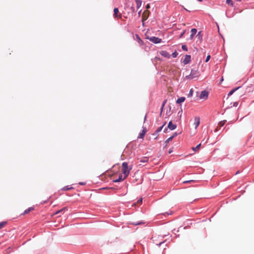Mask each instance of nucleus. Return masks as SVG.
<instances>
[{
    "label": "nucleus",
    "instance_id": "f257e3e1",
    "mask_svg": "<svg viewBox=\"0 0 254 254\" xmlns=\"http://www.w3.org/2000/svg\"><path fill=\"white\" fill-rule=\"evenodd\" d=\"M122 172L125 178H127L129 174L131 167H128V164L127 162H123L122 164Z\"/></svg>",
    "mask_w": 254,
    "mask_h": 254
},
{
    "label": "nucleus",
    "instance_id": "f03ea898",
    "mask_svg": "<svg viewBox=\"0 0 254 254\" xmlns=\"http://www.w3.org/2000/svg\"><path fill=\"white\" fill-rule=\"evenodd\" d=\"M197 76V73L195 70H191L189 75L186 76V78L188 79H192Z\"/></svg>",
    "mask_w": 254,
    "mask_h": 254
},
{
    "label": "nucleus",
    "instance_id": "7ed1b4c3",
    "mask_svg": "<svg viewBox=\"0 0 254 254\" xmlns=\"http://www.w3.org/2000/svg\"><path fill=\"white\" fill-rule=\"evenodd\" d=\"M114 17L117 18H121L122 17V14L119 13V10L118 8H115L114 9Z\"/></svg>",
    "mask_w": 254,
    "mask_h": 254
},
{
    "label": "nucleus",
    "instance_id": "20e7f679",
    "mask_svg": "<svg viewBox=\"0 0 254 254\" xmlns=\"http://www.w3.org/2000/svg\"><path fill=\"white\" fill-rule=\"evenodd\" d=\"M208 92L206 91L205 90H203V91H201V92L199 95V98L206 99L208 97Z\"/></svg>",
    "mask_w": 254,
    "mask_h": 254
},
{
    "label": "nucleus",
    "instance_id": "39448f33",
    "mask_svg": "<svg viewBox=\"0 0 254 254\" xmlns=\"http://www.w3.org/2000/svg\"><path fill=\"white\" fill-rule=\"evenodd\" d=\"M150 41L153 42L154 43L157 44L161 42V39L156 37H151L149 38Z\"/></svg>",
    "mask_w": 254,
    "mask_h": 254
},
{
    "label": "nucleus",
    "instance_id": "423d86ee",
    "mask_svg": "<svg viewBox=\"0 0 254 254\" xmlns=\"http://www.w3.org/2000/svg\"><path fill=\"white\" fill-rule=\"evenodd\" d=\"M165 126V124H163L161 127L158 128L155 132L153 134V135L154 136V139H156L158 136V133L162 129L163 127Z\"/></svg>",
    "mask_w": 254,
    "mask_h": 254
},
{
    "label": "nucleus",
    "instance_id": "0eeeda50",
    "mask_svg": "<svg viewBox=\"0 0 254 254\" xmlns=\"http://www.w3.org/2000/svg\"><path fill=\"white\" fill-rule=\"evenodd\" d=\"M167 127L170 130H174L177 127V125L173 124L172 121L169 122Z\"/></svg>",
    "mask_w": 254,
    "mask_h": 254
},
{
    "label": "nucleus",
    "instance_id": "6e6552de",
    "mask_svg": "<svg viewBox=\"0 0 254 254\" xmlns=\"http://www.w3.org/2000/svg\"><path fill=\"white\" fill-rule=\"evenodd\" d=\"M190 55H186L185 58L183 60V63L185 64H189L190 61Z\"/></svg>",
    "mask_w": 254,
    "mask_h": 254
},
{
    "label": "nucleus",
    "instance_id": "1a4fd4ad",
    "mask_svg": "<svg viewBox=\"0 0 254 254\" xmlns=\"http://www.w3.org/2000/svg\"><path fill=\"white\" fill-rule=\"evenodd\" d=\"M226 122V120H223V121L220 122L218 123V126L215 129V131H216L218 129H219L220 128V127H223L224 126V125L225 124Z\"/></svg>",
    "mask_w": 254,
    "mask_h": 254
},
{
    "label": "nucleus",
    "instance_id": "9d476101",
    "mask_svg": "<svg viewBox=\"0 0 254 254\" xmlns=\"http://www.w3.org/2000/svg\"><path fill=\"white\" fill-rule=\"evenodd\" d=\"M160 54L165 58H170V55L166 51H163L160 52Z\"/></svg>",
    "mask_w": 254,
    "mask_h": 254
},
{
    "label": "nucleus",
    "instance_id": "9b49d317",
    "mask_svg": "<svg viewBox=\"0 0 254 254\" xmlns=\"http://www.w3.org/2000/svg\"><path fill=\"white\" fill-rule=\"evenodd\" d=\"M200 124V119L199 117H195L194 124L195 125V128H196Z\"/></svg>",
    "mask_w": 254,
    "mask_h": 254
},
{
    "label": "nucleus",
    "instance_id": "f8f14e48",
    "mask_svg": "<svg viewBox=\"0 0 254 254\" xmlns=\"http://www.w3.org/2000/svg\"><path fill=\"white\" fill-rule=\"evenodd\" d=\"M126 178H125V176H123L122 175H120L118 179H116L114 181L115 182H119L124 180Z\"/></svg>",
    "mask_w": 254,
    "mask_h": 254
},
{
    "label": "nucleus",
    "instance_id": "ddd939ff",
    "mask_svg": "<svg viewBox=\"0 0 254 254\" xmlns=\"http://www.w3.org/2000/svg\"><path fill=\"white\" fill-rule=\"evenodd\" d=\"M197 30L195 28H193L191 30V35L190 36V39H192L194 35L196 34Z\"/></svg>",
    "mask_w": 254,
    "mask_h": 254
},
{
    "label": "nucleus",
    "instance_id": "4468645a",
    "mask_svg": "<svg viewBox=\"0 0 254 254\" xmlns=\"http://www.w3.org/2000/svg\"><path fill=\"white\" fill-rule=\"evenodd\" d=\"M185 100V97H181L179 98H178L176 101L177 103L180 104L183 102H184Z\"/></svg>",
    "mask_w": 254,
    "mask_h": 254
},
{
    "label": "nucleus",
    "instance_id": "2eb2a0df",
    "mask_svg": "<svg viewBox=\"0 0 254 254\" xmlns=\"http://www.w3.org/2000/svg\"><path fill=\"white\" fill-rule=\"evenodd\" d=\"M146 132V130L145 129H143L142 131L139 133L138 138H143L144 137L145 134Z\"/></svg>",
    "mask_w": 254,
    "mask_h": 254
},
{
    "label": "nucleus",
    "instance_id": "dca6fc26",
    "mask_svg": "<svg viewBox=\"0 0 254 254\" xmlns=\"http://www.w3.org/2000/svg\"><path fill=\"white\" fill-rule=\"evenodd\" d=\"M33 210V207H29L28 209H26L24 212H23V214H26L29 213L30 211Z\"/></svg>",
    "mask_w": 254,
    "mask_h": 254
},
{
    "label": "nucleus",
    "instance_id": "f3484780",
    "mask_svg": "<svg viewBox=\"0 0 254 254\" xmlns=\"http://www.w3.org/2000/svg\"><path fill=\"white\" fill-rule=\"evenodd\" d=\"M136 3V7L139 8L141 5V1L140 0H135Z\"/></svg>",
    "mask_w": 254,
    "mask_h": 254
},
{
    "label": "nucleus",
    "instance_id": "a211bd4d",
    "mask_svg": "<svg viewBox=\"0 0 254 254\" xmlns=\"http://www.w3.org/2000/svg\"><path fill=\"white\" fill-rule=\"evenodd\" d=\"M201 143H199L196 147H192V149L194 151H197L199 149Z\"/></svg>",
    "mask_w": 254,
    "mask_h": 254
},
{
    "label": "nucleus",
    "instance_id": "6ab92c4d",
    "mask_svg": "<svg viewBox=\"0 0 254 254\" xmlns=\"http://www.w3.org/2000/svg\"><path fill=\"white\" fill-rule=\"evenodd\" d=\"M72 189H73V188H72V187H69V186H66V187H64L63 188H62V190L64 191H67V190H71Z\"/></svg>",
    "mask_w": 254,
    "mask_h": 254
},
{
    "label": "nucleus",
    "instance_id": "aec40b11",
    "mask_svg": "<svg viewBox=\"0 0 254 254\" xmlns=\"http://www.w3.org/2000/svg\"><path fill=\"white\" fill-rule=\"evenodd\" d=\"M239 88V87H237V88H235V89H234L232 90L231 91H230L229 92L228 94V96H231V95H232V94H233V93H234L235 91H236L237 89H238Z\"/></svg>",
    "mask_w": 254,
    "mask_h": 254
},
{
    "label": "nucleus",
    "instance_id": "412c9836",
    "mask_svg": "<svg viewBox=\"0 0 254 254\" xmlns=\"http://www.w3.org/2000/svg\"><path fill=\"white\" fill-rule=\"evenodd\" d=\"M67 208L66 207H64L63 208L57 211L56 213H55V214H58L60 213H61V212H63V211H65V210H66Z\"/></svg>",
    "mask_w": 254,
    "mask_h": 254
},
{
    "label": "nucleus",
    "instance_id": "4be33fe9",
    "mask_svg": "<svg viewBox=\"0 0 254 254\" xmlns=\"http://www.w3.org/2000/svg\"><path fill=\"white\" fill-rule=\"evenodd\" d=\"M136 37L137 39V41H138V42L139 43L140 45H142L143 44V41L142 40H141L140 39V38H139V36L138 35H136Z\"/></svg>",
    "mask_w": 254,
    "mask_h": 254
},
{
    "label": "nucleus",
    "instance_id": "5701e85b",
    "mask_svg": "<svg viewBox=\"0 0 254 254\" xmlns=\"http://www.w3.org/2000/svg\"><path fill=\"white\" fill-rule=\"evenodd\" d=\"M6 224V222H1L0 223V229L2 228Z\"/></svg>",
    "mask_w": 254,
    "mask_h": 254
},
{
    "label": "nucleus",
    "instance_id": "b1692460",
    "mask_svg": "<svg viewBox=\"0 0 254 254\" xmlns=\"http://www.w3.org/2000/svg\"><path fill=\"white\" fill-rule=\"evenodd\" d=\"M148 158H146V157H144V158H143L141 159V160H140V161L141 162L145 163V162H147V161H148Z\"/></svg>",
    "mask_w": 254,
    "mask_h": 254
},
{
    "label": "nucleus",
    "instance_id": "393cba45",
    "mask_svg": "<svg viewBox=\"0 0 254 254\" xmlns=\"http://www.w3.org/2000/svg\"><path fill=\"white\" fill-rule=\"evenodd\" d=\"M173 138V136H171L169 138H168L166 140V143H169L170 141H171Z\"/></svg>",
    "mask_w": 254,
    "mask_h": 254
},
{
    "label": "nucleus",
    "instance_id": "a878e982",
    "mask_svg": "<svg viewBox=\"0 0 254 254\" xmlns=\"http://www.w3.org/2000/svg\"><path fill=\"white\" fill-rule=\"evenodd\" d=\"M226 3L228 4L233 5V1L232 0H226Z\"/></svg>",
    "mask_w": 254,
    "mask_h": 254
},
{
    "label": "nucleus",
    "instance_id": "bb28decb",
    "mask_svg": "<svg viewBox=\"0 0 254 254\" xmlns=\"http://www.w3.org/2000/svg\"><path fill=\"white\" fill-rule=\"evenodd\" d=\"M193 90L192 89H191L190 91V92H189V94H188V96L189 97H190V96H192V94H193Z\"/></svg>",
    "mask_w": 254,
    "mask_h": 254
},
{
    "label": "nucleus",
    "instance_id": "cd10ccee",
    "mask_svg": "<svg viewBox=\"0 0 254 254\" xmlns=\"http://www.w3.org/2000/svg\"><path fill=\"white\" fill-rule=\"evenodd\" d=\"M182 48L184 51H187L188 50L187 47L186 45H182Z\"/></svg>",
    "mask_w": 254,
    "mask_h": 254
},
{
    "label": "nucleus",
    "instance_id": "c85d7f7f",
    "mask_svg": "<svg viewBox=\"0 0 254 254\" xmlns=\"http://www.w3.org/2000/svg\"><path fill=\"white\" fill-rule=\"evenodd\" d=\"M178 55V53L175 52H174L173 54H172V56L173 58H176Z\"/></svg>",
    "mask_w": 254,
    "mask_h": 254
},
{
    "label": "nucleus",
    "instance_id": "c756f323",
    "mask_svg": "<svg viewBox=\"0 0 254 254\" xmlns=\"http://www.w3.org/2000/svg\"><path fill=\"white\" fill-rule=\"evenodd\" d=\"M210 55H208L206 57V59L205 60V62H208L209 61V60H210Z\"/></svg>",
    "mask_w": 254,
    "mask_h": 254
},
{
    "label": "nucleus",
    "instance_id": "7c9ffc66",
    "mask_svg": "<svg viewBox=\"0 0 254 254\" xmlns=\"http://www.w3.org/2000/svg\"><path fill=\"white\" fill-rule=\"evenodd\" d=\"M142 202V198H140L137 201V203H140L141 204Z\"/></svg>",
    "mask_w": 254,
    "mask_h": 254
},
{
    "label": "nucleus",
    "instance_id": "2f4dec72",
    "mask_svg": "<svg viewBox=\"0 0 254 254\" xmlns=\"http://www.w3.org/2000/svg\"><path fill=\"white\" fill-rule=\"evenodd\" d=\"M164 243V241L160 242H159L158 243H155V242H154V243H155V244H156V245H158V246H160V245H161V244H162V243Z\"/></svg>",
    "mask_w": 254,
    "mask_h": 254
},
{
    "label": "nucleus",
    "instance_id": "473e14b6",
    "mask_svg": "<svg viewBox=\"0 0 254 254\" xmlns=\"http://www.w3.org/2000/svg\"><path fill=\"white\" fill-rule=\"evenodd\" d=\"M166 100L164 101L162 108H161L162 110L163 109V108L164 106L165 105V104L166 103Z\"/></svg>",
    "mask_w": 254,
    "mask_h": 254
},
{
    "label": "nucleus",
    "instance_id": "72a5a7b5",
    "mask_svg": "<svg viewBox=\"0 0 254 254\" xmlns=\"http://www.w3.org/2000/svg\"><path fill=\"white\" fill-rule=\"evenodd\" d=\"M150 8V5H149V4H147L146 6V9H148V8Z\"/></svg>",
    "mask_w": 254,
    "mask_h": 254
},
{
    "label": "nucleus",
    "instance_id": "f704fd0d",
    "mask_svg": "<svg viewBox=\"0 0 254 254\" xmlns=\"http://www.w3.org/2000/svg\"><path fill=\"white\" fill-rule=\"evenodd\" d=\"M131 10H132V11L133 12H134V11H135V8H134V7H131Z\"/></svg>",
    "mask_w": 254,
    "mask_h": 254
},
{
    "label": "nucleus",
    "instance_id": "c9c22d12",
    "mask_svg": "<svg viewBox=\"0 0 254 254\" xmlns=\"http://www.w3.org/2000/svg\"><path fill=\"white\" fill-rule=\"evenodd\" d=\"M177 135V133L176 132L174 133V134L172 136H173V138L176 136Z\"/></svg>",
    "mask_w": 254,
    "mask_h": 254
},
{
    "label": "nucleus",
    "instance_id": "e433bc0d",
    "mask_svg": "<svg viewBox=\"0 0 254 254\" xmlns=\"http://www.w3.org/2000/svg\"><path fill=\"white\" fill-rule=\"evenodd\" d=\"M79 185H84L85 184V183H82V182H80L79 183Z\"/></svg>",
    "mask_w": 254,
    "mask_h": 254
},
{
    "label": "nucleus",
    "instance_id": "4c0bfd02",
    "mask_svg": "<svg viewBox=\"0 0 254 254\" xmlns=\"http://www.w3.org/2000/svg\"><path fill=\"white\" fill-rule=\"evenodd\" d=\"M155 238H156V237L154 236V237H152V239H153V241L154 242L156 240H155Z\"/></svg>",
    "mask_w": 254,
    "mask_h": 254
},
{
    "label": "nucleus",
    "instance_id": "58836bf2",
    "mask_svg": "<svg viewBox=\"0 0 254 254\" xmlns=\"http://www.w3.org/2000/svg\"><path fill=\"white\" fill-rule=\"evenodd\" d=\"M237 105H238V103L235 102V103H234V106H236V107Z\"/></svg>",
    "mask_w": 254,
    "mask_h": 254
},
{
    "label": "nucleus",
    "instance_id": "ea45409f",
    "mask_svg": "<svg viewBox=\"0 0 254 254\" xmlns=\"http://www.w3.org/2000/svg\"><path fill=\"white\" fill-rule=\"evenodd\" d=\"M164 132H167V128H165V129L164 130Z\"/></svg>",
    "mask_w": 254,
    "mask_h": 254
},
{
    "label": "nucleus",
    "instance_id": "a19ab883",
    "mask_svg": "<svg viewBox=\"0 0 254 254\" xmlns=\"http://www.w3.org/2000/svg\"><path fill=\"white\" fill-rule=\"evenodd\" d=\"M172 150H170L169 151V153L170 154L171 153H172Z\"/></svg>",
    "mask_w": 254,
    "mask_h": 254
},
{
    "label": "nucleus",
    "instance_id": "79ce46f5",
    "mask_svg": "<svg viewBox=\"0 0 254 254\" xmlns=\"http://www.w3.org/2000/svg\"><path fill=\"white\" fill-rule=\"evenodd\" d=\"M145 19H146L145 18V17H143V18H142V21H143V20H145Z\"/></svg>",
    "mask_w": 254,
    "mask_h": 254
},
{
    "label": "nucleus",
    "instance_id": "37998d69",
    "mask_svg": "<svg viewBox=\"0 0 254 254\" xmlns=\"http://www.w3.org/2000/svg\"><path fill=\"white\" fill-rule=\"evenodd\" d=\"M145 19H146L145 18V17H143V18H142V21H143V20H145Z\"/></svg>",
    "mask_w": 254,
    "mask_h": 254
},
{
    "label": "nucleus",
    "instance_id": "c03bdc74",
    "mask_svg": "<svg viewBox=\"0 0 254 254\" xmlns=\"http://www.w3.org/2000/svg\"><path fill=\"white\" fill-rule=\"evenodd\" d=\"M140 13H141V10H140V11H139V12H138V14H139V15L140 14Z\"/></svg>",
    "mask_w": 254,
    "mask_h": 254
},
{
    "label": "nucleus",
    "instance_id": "a18cd8bd",
    "mask_svg": "<svg viewBox=\"0 0 254 254\" xmlns=\"http://www.w3.org/2000/svg\"><path fill=\"white\" fill-rule=\"evenodd\" d=\"M184 32H183L182 34H181V37H182L183 36V35L184 34Z\"/></svg>",
    "mask_w": 254,
    "mask_h": 254
},
{
    "label": "nucleus",
    "instance_id": "49530a36",
    "mask_svg": "<svg viewBox=\"0 0 254 254\" xmlns=\"http://www.w3.org/2000/svg\"><path fill=\"white\" fill-rule=\"evenodd\" d=\"M199 1H202V0H198Z\"/></svg>",
    "mask_w": 254,
    "mask_h": 254
},
{
    "label": "nucleus",
    "instance_id": "de8ad7c7",
    "mask_svg": "<svg viewBox=\"0 0 254 254\" xmlns=\"http://www.w3.org/2000/svg\"><path fill=\"white\" fill-rule=\"evenodd\" d=\"M187 182H189V181H188V182H184V183H187Z\"/></svg>",
    "mask_w": 254,
    "mask_h": 254
}]
</instances>
